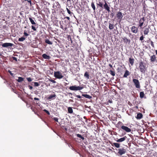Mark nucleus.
<instances>
[{
	"label": "nucleus",
	"mask_w": 157,
	"mask_h": 157,
	"mask_svg": "<svg viewBox=\"0 0 157 157\" xmlns=\"http://www.w3.org/2000/svg\"><path fill=\"white\" fill-rule=\"evenodd\" d=\"M82 96H83V97H85L86 98H88L89 99L92 98V97L91 96H90L88 94H82Z\"/></svg>",
	"instance_id": "obj_25"
},
{
	"label": "nucleus",
	"mask_w": 157,
	"mask_h": 157,
	"mask_svg": "<svg viewBox=\"0 0 157 157\" xmlns=\"http://www.w3.org/2000/svg\"><path fill=\"white\" fill-rule=\"evenodd\" d=\"M33 82L34 83V85L35 86H39V83H38L37 82Z\"/></svg>",
	"instance_id": "obj_38"
},
{
	"label": "nucleus",
	"mask_w": 157,
	"mask_h": 157,
	"mask_svg": "<svg viewBox=\"0 0 157 157\" xmlns=\"http://www.w3.org/2000/svg\"><path fill=\"white\" fill-rule=\"evenodd\" d=\"M2 47L4 48H7L9 47H12L13 45V44L10 43H5L2 45Z\"/></svg>",
	"instance_id": "obj_11"
},
{
	"label": "nucleus",
	"mask_w": 157,
	"mask_h": 157,
	"mask_svg": "<svg viewBox=\"0 0 157 157\" xmlns=\"http://www.w3.org/2000/svg\"><path fill=\"white\" fill-rule=\"evenodd\" d=\"M29 19L30 20L31 24L33 25H35V26H37L36 23L34 21V20L35 19V18L33 17L32 18L31 17H29Z\"/></svg>",
	"instance_id": "obj_17"
},
{
	"label": "nucleus",
	"mask_w": 157,
	"mask_h": 157,
	"mask_svg": "<svg viewBox=\"0 0 157 157\" xmlns=\"http://www.w3.org/2000/svg\"><path fill=\"white\" fill-rule=\"evenodd\" d=\"M111 16H112V17H113L114 16V14L113 13H111L110 14Z\"/></svg>",
	"instance_id": "obj_55"
},
{
	"label": "nucleus",
	"mask_w": 157,
	"mask_h": 157,
	"mask_svg": "<svg viewBox=\"0 0 157 157\" xmlns=\"http://www.w3.org/2000/svg\"><path fill=\"white\" fill-rule=\"evenodd\" d=\"M155 52L156 53V55H157V50H155Z\"/></svg>",
	"instance_id": "obj_60"
},
{
	"label": "nucleus",
	"mask_w": 157,
	"mask_h": 157,
	"mask_svg": "<svg viewBox=\"0 0 157 157\" xmlns=\"http://www.w3.org/2000/svg\"><path fill=\"white\" fill-rule=\"evenodd\" d=\"M69 37H70V40L71 41V42H72V40L71 39L70 37V36H68V39H69Z\"/></svg>",
	"instance_id": "obj_50"
},
{
	"label": "nucleus",
	"mask_w": 157,
	"mask_h": 157,
	"mask_svg": "<svg viewBox=\"0 0 157 157\" xmlns=\"http://www.w3.org/2000/svg\"><path fill=\"white\" fill-rule=\"evenodd\" d=\"M53 120H54L55 121L58 122V118L57 117H54L53 118Z\"/></svg>",
	"instance_id": "obj_41"
},
{
	"label": "nucleus",
	"mask_w": 157,
	"mask_h": 157,
	"mask_svg": "<svg viewBox=\"0 0 157 157\" xmlns=\"http://www.w3.org/2000/svg\"><path fill=\"white\" fill-rule=\"evenodd\" d=\"M113 25L111 23L109 24V28L110 30H112L113 29Z\"/></svg>",
	"instance_id": "obj_32"
},
{
	"label": "nucleus",
	"mask_w": 157,
	"mask_h": 157,
	"mask_svg": "<svg viewBox=\"0 0 157 157\" xmlns=\"http://www.w3.org/2000/svg\"><path fill=\"white\" fill-rule=\"evenodd\" d=\"M35 114L37 115L38 116H39V114H38L37 113V112L36 113H35Z\"/></svg>",
	"instance_id": "obj_64"
},
{
	"label": "nucleus",
	"mask_w": 157,
	"mask_h": 157,
	"mask_svg": "<svg viewBox=\"0 0 157 157\" xmlns=\"http://www.w3.org/2000/svg\"><path fill=\"white\" fill-rule=\"evenodd\" d=\"M143 115L142 113H139L137 114L136 118L137 119H140L142 118Z\"/></svg>",
	"instance_id": "obj_24"
},
{
	"label": "nucleus",
	"mask_w": 157,
	"mask_h": 157,
	"mask_svg": "<svg viewBox=\"0 0 157 157\" xmlns=\"http://www.w3.org/2000/svg\"><path fill=\"white\" fill-rule=\"evenodd\" d=\"M111 144L112 146H114L117 148H119L120 147V144L117 143H111Z\"/></svg>",
	"instance_id": "obj_20"
},
{
	"label": "nucleus",
	"mask_w": 157,
	"mask_h": 157,
	"mask_svg": "<svg viewBox=\"0 0 157 157\" xmlns=\"http://www.w3.org/2000/svg\"><path fill=\"white\" fill-rule=\"evenodd\" d=\"M132 32L135 33H136L138 31V28L135 26H132L131 28Z\"/></svg>",
	"instance_id": "obj_13"
},
{
	"label": "nucleus",
	"mask_w": 157,
	"mask_h": 157,
	"mask_svg": "<svg viewBox=\"0 0 157 157\" xmlns=\"http://www.w3.org/2000/svg\"><path fill=\"white\" fill-rule=\"evenodd\" d=\"M66 9H67V13L69 14H70L71 15V14H73V13L71 12V11L69 10L68 8H67Z\"/></svg>",
	"instance_id": "obj_36"
},
{
	"label": "nucleus",
	"mask_w": 157,
	"mask_h": 157,
	"mask_svg": "<svg viewBox=\"0 0 157 157\" xmlns=\"http://www.w3.org/2000/svg\"><path fill=\"white\" fill-rule=\"evenodd\" d=\"M75 96L79 98H81V97L79 95H76Z\"/></svg>",
	"instance_id": "obj_46"
},
{
	"label": "nucleus",
	"mask_w": 157,
	"mask_h": 157,
	"mask_svg": "<svg viewBox=\"0 0 157 157\" xmlns=\"http://www.w3.org/2000/svg\"><path fill=\"white\" fill-rule=\"evenodd\" d=\"M31 109L32 110V111L33 112L34 111L36 110L35 109V108L33 106L31 107Z\"/></svg>",
	"instance_id": "obj_45"
},
{
	"label": "nucleus",
	"mask_w": 157,
	"mask_h": 157,
	"mask_svg": "<svg viewBox=\"0 0 157 157\" xmlns=\"http://www.w3.org/2000/svg\"><path fill=\"white\" fill-rule=\"evenodd\" d=\"M130 73L127 70H126L123 75V77L127 78L128 76L129 75H130Z\"/></svg>",
	"instance_id": "obj_23"
},
{
	"label": "nucleus",
	"mask_w": 157,
	"mask_h": 157,
	"mask_svg": "<svg viewBox=\"0 0 157 157\" xmlns=\"http://www.w3.org/2000/svg\"><path fill=\"white\" fill-rule=\"evenodd\" d=\"M128 61L132 66L134 63V59L133 58H130L129 59Z\"/></svg>",
	"instance_id": "obj_21"
},
{
	"label": "nucleus",
	"mask_w": 157,
	"mask_h": 157,
	"mask_svg": "<svg viewBox=\"0 0 157 157\" xmlns=\"http://www.w3.org/2000/svg\"><path fill=\"white\" fill-rule=\"evenodd\" d=\"M56 4H55L53 6V8L54 9V12H53L52 13H53L55 12L56 11H58L59 10V9L60 8V6L59 3L58 2H57L56 3Z\"/></svg>",
	"instance_id": "obj_8"
},
{
	"label": "nucleus",
	"mask_w": 157,
	"mask_h": 157,
	"mask_svg": "<svg viewBox=\"0 0 157 157\" xmlns=\"http://www.w3.org/2000/svg\"><path fill=\"white\" fill-rule=\"evenodd\" d=\"M145 21V19L144 17L140 18L139 20V27H140L141 28H142V26L143 25Z\"/></svg>",
	"instance_id": "obj_5"
},
{
	"label": "nucleus",
	"mask_w": 157,
	"mask_h": 157,
	"mask_svg": "<svg viewBox=\"0 0 157 157\" xmlns=\"http://www.w3.org/2000/svg\"><path fill=\"white\" fill-rule=\"evenodd\" d=\"M60 27L61 29H64V28H63V27L62 25H60Z\"/></svg>",
	"instance_id": "obj_54"
},
{
	"label": "nucleus",
	"mask_w": 157,
	"mask_h": 157,
	"mask_svg": "<svg viewBox=\"0 0 157 157\" xmlns=\"http://www.w3.org/2000/svg\"><path fill=\"white\" fill-rule=\"evenodd\" d=\"M84 76L87 79H89V73L86 71L84 74Z\"/></svg>",
	"instance_id": "obj_27"
},
{
	"label": "nucleus",
	"mask_w": 157,
	"mask_h": 157,
	"mask_svg": "<svg viewBox=\"0 0 157 157\" xmlns=\"http://www.w3.org/2000/svg\"><path fill=\"white\" fill-rule=\"evenodd\" d=\"M149 41L151 43V46L153 48H154L155 46H154V43H153V41H151V40H149Z\"/></svg>",
	"instance_id": "obj_37"
},
{
	"label": "nucleus",
	"mask_w": 157,
	"mask_h": 157,
	"mask_svg": "<svg viewBox=\"0 0 157 157\" xmlns=\"http://www.w3.org/2000/svg\"><path fill=\"white\" fill-rule=\"evenodd\" d=\"M135 108L136 109H138V106H136L135 107Z\"/></svg>",
	"instance_id": "obj_59"
},
{
	"label": "nucleus",
	"mask_w": 157,
	"mask_h": 157,
	"mask_svg": "<svg viewBox=\"0 0 157 157\" xmlns=\"http://www.w3.org/2000/svg\"><path fill=\"white\" fill-rule=\"evenodd\" d=\"M29 89L31 90H32L33 89V87L29 85Z\"/></svg>",
	"instance_id": "obj_48"
},
{
	"label": "nucleus",
	"mask_w": 157,
	"mask_h": 157,
	"mask_svg": "<svg viewBox=\"0 0 157 157\" xmlns=\"http://www.w3.org/2000/svg\"><path fill=\"white\" fill-rule=\"evenodd\" d=\"M54 76L56 78L58 79H61L63 77V76L62 73L59 71H56L54 72Z\"/></svg>",
	"instance_id": "obj_3"
},
{
	"label": "nucleus",
	"mask_w": 157,
	"mask_h": 157,
	"mask_svg": "<svg viewBox=\"0 0 157 157\" xmlns=\"http://www.w3.org/2000/svg\"><path fill=\"white\" fill-rule=\"evenodd\" d=\"M103 6L104 8L108 12H109L110 11V8L106 2H105V4Z\"/></svg>",
	"instance_id": "obj_15"
},
{
	"label": "nucleus",
	"mask_w": 157,
	"mask_h": 157,
	"mask_svg": "<svg viewBox=\"0 0 157 157\" xmlns=\"http://www.w3.org/2000/svg\"><path fill=\"white\" fill-rule=\"evenodd\" d=\"M10 74L11 75H13V74L12 73V72H11V71H9Z\"/></svg>",
	"instance_id": "obj_51"
},
{
	"label": "nucleus",
	"mask_w": 157,
	"mask_h": 157,
	"mask_svg": "<svg viewBox=\"0 0 157 157\" xmlns=\"http://www.w3.org/2000/svg\"><path fill=\"white\" fill-rule=\"evenodd\" d=\"M127 138V137L126 136H124V137L121 138L120 139H117L116 140V142H121L124 141Z\"/></svg>",
	"instance_id": "obj_16"
},
{
	"label": "nucleus",
	"mask_w": 157,
	"mask_h": 157,
	"mask_svg": "<svg viewBox=\"0 0 157 157\" xmlns=\"http://www.w3.org/2000/svg\"><path fill=\"white\" fill-rule=\"evenodd\" d=\"M139 68L141 73L144 74L145 72L146 71V67L144 62L141 61L140 62Z\"/></svg>",
	"instance_id": "obj_1"
},
{
	"label": "nucleus",
	"mask_w": 157,
	"mask_h": 157,
	"mask_svg": "<svg viewBox=\"0 0 157 157\" xmlns=\"http://www.w3.org/2000/svg\"><path fill=\"white\" fill-rule=\"evenodd\" d=\"M45 42L48 44H52V43L48 39H46L45 40Z\"/></svg>",
	"instance_id": "obj_31"
},
{
	"label": "nucleus",
	"mask_w": 157,
	"mask_h": 157,
	"mask_svg": "<svg viewBox=\"0 0 157 157\" xmlns=\"http://www.w3.org/2000/svg\"><path fill=\"white\" fill-rule=\"evenodd\" d=\"M67 29V27L64 28V29L63 30H66Z\"/></svg>",
	"instance_id": "obj_58"
},
{
	"label": "nucleus",
	"mask_w": 157,
	"mask_h": 157,
	"mask_svg": "<svg viewBox=\"0 0 157 157\" xmlns=\"http://www.w3.org/2000/svg\"><path fill=\"white\" fill-rule=\"evenodd\" d=\"M67 111L69 113L71 114L73 113V110L71 107H68L67 108Z\"/></svg>",
	"instance_id": "obj_26"
},
{
	"label": "nucleus",
	"mask_w": 157,
	"mask_h": 157,
	"mask_svg": "<svg viewBox=\"0 0 157 157\" xmlns=\"http://www.w3.org/2000/svg\"><path fill=\"white\" fill-rule=\"evenodd\" d=\"M68 20H70V18L69 17H65Z\"/></svg>",
	"instance_id": "obj_53"
},
{
	"label": "nucleus",
	"mask_w": 157,
	"mask_h": 157,
	"mask_svg": "<svg viewBox=\"0 0 157 157\" xmlns=\"http://www.w3.org/2000/svg\"><path fill=\"white\" fill-rule=\"evenodd\" d=\"M83 87L80 86H76L75 85L74 86H71L69 89L71 90H80L83 89Z\"/></svg>",
	"instance_id": "obj_2"
},
{
	"label": "nucleus",
	"mask_w": 157,
	"mask_h": 157,
	"mask_svg": "<svg viewBox=\"0 0 157 157\" xmlns=\"http://www.w3.org/2000/svg\"><path fill=\"white\" fill-rule=\"evenodd\" d=\"M28 1V2H29V3H30V4H31V1L30 0H28L27 1Z\"/></svg>",
	"instance_id": "obj_52"
},
{
	"label": "nucleus",
	"mask_w": 157,
	"mask_h": 157,
	"mask_svg": "<svg viewBox=\"0 0 157 157\" xmlns=\"http://www.w3.org/2000/svg\"><path fill=\"white\" fill-rule=\"evenodd\" d=\"M49 81L53 83H56V81L53 79H50Z\"/></svg>",
	"instance_id": "obj_44"
},
{
	"label": "nucleus",
	"mask_w": 157,
	"mask_h": 157,
	"mask_svg": "<svg viewBox=\"0 0 157 157\" xmlns=\"http://www.w3.org/2000/svg\"><path fill=\"white\" fill-rule=\"evenodd\" d=\"M97 4L98 6H99L101 8H103V4L102 2H99V3H97Z\"/></svg>",
	"instance_id": "obj_34"
},
{
	"label": "nucleus",
	"mask_w": 157,
	"mask_h": 157,
	"mask_svg": "<svg viewBox=\"0 0 157 157\" xmlns=\"http://www.w3.org/2000/svg\"><path fill=\"white\" fill-rule=\"evenodd\" d=\"M109 66L111 68H112L113 67L112 65L111 64H109Z\"/></svg>",
	"instance_id": "obj_57"
},
{
	"label": "nucleus",
	"mask_w": 157,
	"mask_h": 157,
	"mask_svg": "<svg viewBox=\"0 0 157 157\" xmlns=\"http://www.w3.org/2000/svg\"><path fill=\"white\" fill-rule=\"evenodd\" d=\"M121 128L122 130L125 131L126 132H128L131 131V129L127 126L123 125L121 126Z\"/></svg>",
	"instance_id": "obj_10"
},
{
	"label": "nucleus",
	"mask_w": 157,
	"mask_h": 157,
	"mask_svg": "<svg viewBox=\"0 0 157 157\" xmlns=\"http://www.w3.org/2000/svg\"><path fill=\"white\" fill-rule=\"evenodd\" d=\"M91 6L93 8L94 11H95L96 8L95 6L94 2H92L91 3Z\"/></svg>",
	"instance_id": "obj_28"
},
{
	"label": "nucleus",
	"mask_w": 157,
	"mask_h": 157,
	"mask_svg": "<svg viewBox=\"0 0 157 157\" xmlns=\"http://www.w3.org/2000/svg\"><path fill=\"white\" fill-rule=\"evenodd\" d=\"M13 59L14 60H15L16 59V58H15V57H13Z\"/></svg>",
	"instance_id": "obj_62"
},
{
	"label": "nucleus",
	"mask_w": 157,
	"mask_h": 157,
	"mask_svg": "<svg viewBox=\"0 0 157 157\" xmlns=\"http://www.w3.org/2000/svg\"><path fill=\"white\" fill-rule=\"evenodd\" d=\"M132 81L136 87L137 88H140V85L138 79H133Z\"/></svg>",
	"instance_id": "obj_7"
},
{
	"label": "nucleus",
	"mask_w": 157,
	"mask_h": 157,
	"mask_svg": "<svg viewBox=\"0 0 157 157\" xmlns=\"http://www.w3.org/2000/svg\"><path fill=\"white\" fill-rule=\"evenodd\" d=\"M69 101H71V102H74L73 100H72V99H70L69 100Z\"/></svg>",
	"instance_id": "obj_56"
},
{
	"label": "nucleus",
	"mask_w": 157,
	"mask_h": 157,
	"mask_svg": "<svg viewBox=\"0 0 157 157\" xmlns=\"http://www.w3.org/2000/svg\"><path fill=\"white\" fill-rule=\"evenodd\" d=\"M42 57L44 59H50L51 57L45 54H44L42 55Z\"/></svg>",
	"instance_id": "obj_22"
},
{
	"label": "nucleus",
	"mask_w": 157,
	"mask_h": 157,
	"mask_svg": "<svg viewBox=\"0 0 157 157\" xmlns=\"http://www.w3.org/2000/svg\"><path fill=\"white\" fill-rule=\"evenodd\" d=\"M76 136L77 137H78L80 138L82 140H84L85 139L84 138L82 137L81 135L79 134H76Z\"/></svg>",
	"instance_id": "obj_30"
},
{
	"label": "nucleus",
	"mask_w": 157,
	"mask_h": 157,
	"mask_svg": "<svg viewBox=\"0 0 157 157\" xmlns=\"http://www.w3.org/2000/svg\"><path fill=\"white\" fill-rule=\"evenodd\" d=\"M32 29H33L34 31H36V28L34 27V26L33 25L31 26Z\"/></svg>",
	"instance_id": "obj_42"
},
{
	"label": "nucleus",
	"mask_w": 157,
	"mask_h": 157,
	"mask_svg": "<svg viewBox=\"0 0 157 157\" xmlns=\"http://www.w3.org/2000/svg\"><path fill=\"white\" fill-rule=\"evenodd\" d=\"M150 62L154 63H157V59L155 55H153L150 56Z\"/></svg>",
	"instance_id": "obj_6"
},
{
	"label": "nucleus",
	"mask_w": 157,
	"mask_h": 157,
	"mask_svg": "<svg viewBox=\"0 0 157 157\" xmlns=\"http://www.w3.org/2000/svg\"><path fill=\"white\" fill-rule=\"evenodd\" d=\"M34 100H39V99L38 98H34Z\"/></svg>",
	"instance_id": "obj_49"
},
{
	"label": "nucleus",
	"mask_w": 157,
	"mask_h": 157,
	"mask_svg": "<svg viewBox=\"0 0 157 157\" xmlns=\"http://www.w3.org/2000/svg\"><path fill=\"white\" fill-rule=\"evenodd\" d=\"M26 79L27 80V81L29 82H31L32 81V79L30 78V77H29V78H26Z\"/></svg>",
	"instance_id": "obj_40"
},
{
	"label": "nucleus",
	"mask_w": 157,
	"mask_h": 157,
	"mask_svg": "<svg viewBox=\"0 0 157 157\" xmlns=\"http://www.w3.org/2000/svg\"><path fill=\"white\" fill-rule=\"evenodd\" d=\"M150 28L148 26L147 27L144 28V35H147L150 31Z\"/></svg>",
	"instance_id": "obj_14"
},
{
	"label": "nucleus",
	"mask_w": 157,
	"mask_h": 157,
	"mask_svg": "<svg viewBox=\"0 0 157 157\" xmlns=\"http://www.w3.org/2000/svg\"><path fill=\"white\" fill-rule=\"evenodd\" d=\"M116 16L118 19L121 20L123 17V15L121 12L118 11L117 12Z\"/></svg>",
	"instance_id": "obj_12"
},
{
	"label": "nucleus",
	"mask_w": 157,
	"mask_h": 157,
	"mask_svg": "<svg viewBox=\"0 0 157 157\" xmlns=\"http://www.w3.org/2000/svg\"><path fill=\"white\" fill-rule=\"evenodd\" d=\"M108 102L111 103H112L113 101L112 100H109L108 101Z\"/></svg>",
	"instance_id": "obj_47"
},
{
	"label": "nucleus",
	"mask_w": 157,
	"mask_h": 157,
	"mask_svg": "<svg viewBox=\"0 0 157 157\" xmlns=\"http://www.w3.org/2000/svg\"><path fill=\"white\" fill-rule=\"evenodd\" d=\"M56 97V95L55 94H54L52 95H50L47 98V99L49 100H53L55 99Z\"/></svg>",
	"instance_id": "obj_18"
},
{
	"label": "nucleus",
	"mask_w": 157,
	"mask_h": 157,
	"mask_svg": "<svg viewBox=\"0 0 157 157\" xmlns=\"http://www.w3.org/2000/svg\"><path fill=\"white\" fill-rule=\"evenodd\" d=\"M126 151L125 149L123 148H119L118 149V152L117 153L121 155L125 153Z\"/></svg>",
	"instance_id": "obj_9"
},
{
	"label": "nucleus",
	"mask_w": 157,
	"mask_h": 157,
	"mask_svg": "<svg viewBox=\"0 0 157 157\" xmlns=\"http://www.w3.org/2000/svg\"><path fill=\"white\" fill-rule=\"evenodd\" d=\"M24 79L23 78L21 77H19L18 78V79L17 80V81L19 82H21L23 81Z\"/></svg>",
	"instance_id": "obj_33"
},
{
	"label": "nucleus",
	"mask_w": 157,
	"mask_h": 157,
	"mask_svg": "<svg viewBox=\"0 0 157 157\" xmlns=\"http://www.w3.org/2000/svg\"><path fill=\"white\" fill-rule=\"evenodd\" d=\"M144 96V93L143 92H141L140 93V98H143Z\"/></svg>",
	"instance_id": "obj_29"
},
{
	"label": "nucleus",
	"mask_w": 157,
	"mask_h": 157,
	"mask_svg": "<svg viewBox=\"0 0 157 157\" xmlns=\"http://www.w3.org/2000/svg\"><path fill=\"white\" fill-rule=\"evenodd\" d=\"M43 111L45 112L46 113H47L48 115H49L50 114V113L47 110L44 109L43 110Z\"/></svg>",
	"instance_id": "obj_39"
},
{
	"label": "nucleus",
	"mask_w": 157,
	"mask_h": 157,
	"mask_svg": "<svg viewBox=\"0 0 157 157\" xmlns=\"http://www.w3.org/2000/svg\"><path fill=\"white\" fill-rule=\"evenodd\" d=\"M110 74L111 75H112L113 76H114L115 75V72L114 71H113L112 70L110 71Z\"/></svg>",
	"instance_id": "obj_35"
},
{
	"label": "nucleus",
	"mask_w": 157,
	"mask_h": 157,
	"mask_svg": "<svg viewBox=\"0 0 157 157\" xmlns=\"http://www.w3.org/2000/svg\"><path fill=\"white\" fill-rule=\"evenodd\" d=\"M34 113H36V110H35L34 111Z\"/></svg>",
	"instance_id": "obj_63"
},
{
	"label": "nucleus",
	"mask_w": 157,
	"mask_h": 157,
	"mask_svg": "<svg viewBox=\"0 0 157 157\" xmlns=\"http://www.w3.org/2000/svg\"><path fill=\"white\" fill-rule=\"evenodd\" d=\"M23 34L24 35L22 37L18 39V41H19L21 42L24 41L26 39V38L24 36H26V37L29 35V34L26 33V31L25 30H24Z\"/></svg>",
	"instance_id": "obj_4"
},
{
	"label": "nucleus",
	"mask_w": 157,
	"mask_h": 157,
	"mask_svg": "<svg viewBox=\"0 0 157 157\" xmlns=\"http://www.w3.org/2000/svg\"><path fill=\"white\" fill-rule=\"evenodd\" d=\"M144 39V37L143 36V35H142L140 37V40L141 41H142Z\"/></svg>",
	"instance_id": "obj_43"
},
{
	"label": "nucleus",
	"mask_w": 157,
	"mask_h": 157,
	"mask_svg": "<svg viewBox=\"0 0 157 157\" xmlns=\"http://www.w3.org/2000/svg\"><path fill=\"white\" fill-rule=\"evenodd\" d=\"M67 144H68L69 147H70V145H71V144H70L67 143Z\"/></svg>",
	"instance_id": "obj_61"
},
{
	"label": "nucleus",
	"mask_w": 157,
	"mask_h": 157,
	"mask_svg": "<svg viewBox=\"0 0 157 157\" xmlns=\"http://www.w3.org/2000/svg\"><path fill=\"white\" fill-rule=\"evenodd\" d=\"M123 40L124 43H128V44H129L130 43V39H128L125 37H124L123 38Z\"/></svg>",
	"instance_id": "obj_19"
}]
</instances>
